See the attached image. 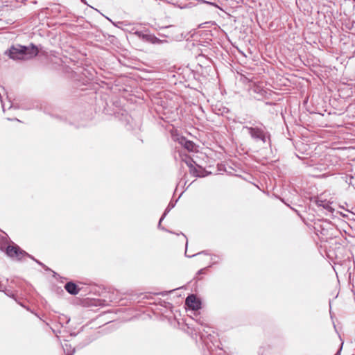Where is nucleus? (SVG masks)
<instances>
[{"label": "nucleus", "instance_id": "nucleus-1", "mask_svg": "<svg viewBox=\"0 0 355 355\" xmlns=\"http://www.w3.org/2000/svg\"><path fill=\"white\" fill-rule=\"evenodd\" d=\"M37 54L38 49L33 44L30 46H12L8 50V55L13 60H28L35 57Z\"/></svg>", "mask_w": 355, "mask_h": 355}, {"label": "nucleus", "instance_id": "nucleus-2", "mask_svg": "<svg viewBox=\"0 0 355 355\" xmlns=\"http://www.w3.org/2000/svg\"><path fill=\"white\" fill-rule=\"evenodd\" d=\"M243 130H247L252 139L255 141H261L263 144L270 141V135L263 124L257 126H243Z\"/></svg>", "mask_w": 355, "mask_h": 355}, {"label": "nucleus", "instance_id": "nucleus-3", "mask_svg": "<svg viewBox=\"0 0 355 355\" xmlns=\"http://www.w3.org/2000/svg\"><path fill=\"white\" fill-rule=\"evenodd\" d=\"M216 339V335L212 328L208 326H203L201 323V341L206 345L208 349H210L211 343Z\"/></svg>", "mask_w": 355, "mask_h": 355}, {"label": "nucleus", "instance_id": "nucleus-4", "mask_svg": "<svg viewBox=\"0 0 355 355\" xmlns=\"http://www.w3.org/2000/svg\"><path fill=\"white\" fill-rule=\"evenodd\" d=\"M6 253L9 257L16 261H21L26 257H30L27 252L17 245H8Z\"/></svg>", "mask_w": 355, "mask_h": 355}, {"label": "nucleus", "instance_id": "nucleus-5", "mask_svg": "<svg viewBox=\"0 0 355 355\" xmlns=\"http://www.w3.org/2000/svg\"><path fill=\"white\" fill-rule=\"evenodd\" d=\"M185 304L189 307V311L193 312L200 309V301L197 300L193 295H189L186 298Z\"/></svg>", "mask_w": 355, "mask_h": 355}, {"label": "nucleus", "instance_id": "nucleus-6", "mask_svg": "<svg viewBox=\"0 0 355 355\" xmlns=\"http://www.w3.org/2000/svg\"><path fill=\"white\" fill-rule=\"evenodd\" d=\"M187 166L189 167V172L191 174H192L194 177H200V172L198 170V167H199V165L193 161V159H189L186 162Z\"/></svg>", "mask_w": 355, "mask_h": 355}, {"label": "nucleus", "instance_id": "nucleus-7", "mask_svg": "<svg viewBox=\"0 0 355 355\" xmlns=\"http://www.w3.org/2000/svg\"><path fill=\"white\" fill-rule=\"evenodd\" d=\"M331 204L330 201L322 200V198H318L316 200V205L318 207H322L330 213H333L334 211V209L331 207Z\"/></svg>", "mask_w": 355, "mask_h": 355}, {"label": "nucleus", "instance_id": "nucleus-8", "mask_svg": "<svg viewBox=\"0 0 355 355\" xmlns=\"http://www.w3.org/2000/svg\"><path fill=\"white\" fill-rule=\"evenodd\" d=\"M64 288L66 291L71 295H76L80 291L77 286L72 282L67 283L64 286Z\"/></svg>", "mask_w": 355, "mask_h": 355}, {"label": "nucleus", "instance_id": "nucleus-9", "mask_svg": "<svg viewBox=\"0 0 355 355\" xmlns=\"http://www.w3.org/2000/svg\"><path fill=\"white\" fill-rule=\"evenodd\" d=\"M180 143L189 151H193L196 147L194 143L191 141L186 140L184 138H181Z\"/></svg>", "mask_w": 355, "mask_h": 355}, {"label": "nucleus", "instance_id": "nucleus-10", "mask_svg": "<svg viewBox=\"0 0 355 355\" xmlns=\"http://www.w3.org/2000/svg\"><path fill=\"white\" fill-rule=\"evenodd\" d=\"M198 254V252H197V250H189V245H188V242L187 241L186 243V250H185V255L188 257H195L196 255Z\"/></svg>", "mask_w": 355, "mask_h": 355}, {"label": "nucleus", "instance_id": "nucleus-11", "mask_svg": "<svg viewBox=\"0 0 355 355\" xmlns=\"http://www.w3.org/2000/svg\"><path fill=\"white\" fill-rule=\"evenodd\" d=\"M200 56H201V64H206V68L207 67H209V63H211V61L209 60V58H207V56H205L204 54H202L201 53L200 54Z\"/></svg>", "mask_w": 355, "mask_h": 355}, {"label": "nucleus", "instance_id": "nucleus-12", "mask_svg": "<svg viewBox=\"0 0 355 355\" xmlns=\"http://www.w3.org/2000/svg\"><path fill=\"white\" fill-rule=\"evenodd\" d=\"M194 40L195 39L193 40H189L188 39L187 40V46L191 49L193 47H194L196 46L195 43H194Z\"/></svg>", "mask_w": 355, "mask_h": 355}, {"label": "nucleus", "instance_id": "nucleus-13", "mask_svg": "<svg viewBox=\"0 0 355 355\" xmlns=\"http://www.w3.org/2000/svg\"><path fill=\"white\" fill-rule=\"evenodd\" d=\"M216 259H217V257L216 256L211 257L210 258V259H211V261H212L213 263H215L217 262Z\"/></svg>", "mask_w": 355, "mask_h": 355}, {"label": "nucleus", "instance_id": "nucleus-14", "mask_svg": "<svg viewBox=\"0 0 355 355\" xmlns=\"http://www.w3.org/2000/svg\"><path fill=\"white\" fill-rule=\"evenodd\" d=\"M166 211H167V209ZM166 211H165L164 214H163V216L161 217L159 222V225H160V224H161L164 217L166 216Z\"/></svg>", "mask_w": 355, "mask_h": 355}, {"label": "nucleus", "instance_id": "nucleus-15", "mask_svg": "<svg viewBox=\"0 0 355 355\" xmlns=\"http://www.w3.org/2000/svg\"><path fill=\"white\" fill-rule=\"evenodd\" d=\"M205 172V171L204 169H202V168L201 167V172H200V174H201V178L202 177H204L206 175L204 173Z\"/></svg>", "mask_w": 355, "mask_h": 355}, {"label": "nucleus", "instance_id": "nucleus-16", "mask_svg": "<svg viewBox=\"0 0 355 355\" xmlns=\"http://www.w3.org/2000/svg\"><path fill=\"white\" fill-rule=\"evenodd\" d=\"M341 348L335 354V355H340Z\"/></svg>", "mask_w": 355, "mask_h": 355}, {"label": "nucleus", "instance_id": "nucleus-17", "mask_svg": "<svg viewBox=\"0 0 355 355\" xmlns=\"http://www.w3.org/2000/svg\"><path fill=\"white\" fill-rule=\"evenodd\" d=\"M200 2L201 3H209L208 1H205V0H200Z\"/></svg>", "mask_w": 355, "mask_h": 355}, {"label": "nucleus", "instance_id": "nucleus-18", "mask_svg": "<svg viewBox=\"0 0 355 355\" xmlns=\"http://www.w3.org/2000/svg\"><path fill=\"white\" fill-rule=\"evenodd\" d=\"M191 37H198V35L193 34L191 35Z\"/></svg>", "mask_w": 355, "mask_h": 355}, {"label": "nucleus", "instance_id": "nucleus-19", "mask_svg": "<svg viewBox=\"0 0 355 355\" xmlns=\"http://www.w3.org/2000/svg\"><path fill=\"white\" fill-rule=\"evenodd\" d=\"M200 254H204L206 257L207 256V254H205L203 251H201V252H200Z\"/></svg>", "mask_w": 355, "mask_h": 355}]
</instances>
